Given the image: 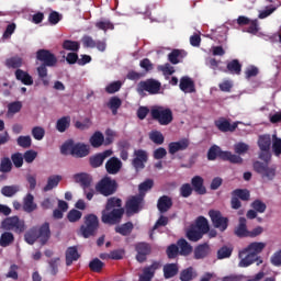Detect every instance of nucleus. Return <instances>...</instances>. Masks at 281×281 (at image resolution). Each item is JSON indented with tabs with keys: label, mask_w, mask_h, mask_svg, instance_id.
Here are the masks:
<instances>
[{
	"label": "nucleus",
	"mask_w": 281,
	"mask_h": 281,
	"mask_svg": "<svg viewBox=\"0 0 281 281\" xmlns=\"http://www.w3.org/2000/svg\"><path fill=\"white\" fill-rule=\"evenodd\" d=\"M267 247V243L252 241L246 248L239 251V267H250L258 259V254H262Z\"/></svg>",
	"instance_id": "nucleus-1"
},
{
	"label": "nucleus",
	"mask_w": 281,
	"mask_h": 281,
	"mask_svg": "<svg viewBox=\"0 0 281 281\" xmlns=\"http://www.w3.org/2000/svg\"><path fill=\"white\" fill-rule=\"evenodd\" d=\"M61 155H71L77 159L88 157L90 149L85 143H75L74 139L66 140L60 147Z\"/></svg>",
	"instance_id": "nucleus-2"
},
{
	"label": "nucleus",
	"mask_w": 281,
	"mask_h": 281,
	"mask_svg": "<svg viewBox=\"0 0 281 281\" xmlns=\"http://www.w3.org/2000/svg\"><path fill=\"white\" fill-rule=\"evenodd\" d=\"M222 159V161H229L231 164H243V157L232 154V151H223L218 145H213L207 151L209 161H216V158Z\"/></svg>",
	"instance_id": "nucleus-3"
},
{
	"label": "nucleus",
	"mask_w": 281,
	"mask_h": 281,
	"mask_svg": "<svg viewBox=\"0 0 281 281\" xmlns=\"http://www.w3.org/2000/svg\"><path fill=\"white\" fill-rule=\"evenodd\" d=\"M100 229V220L95 214H88L85 216L83 225L80 227L81 236L85 238H91L95 236Z\"/></svg>",
	"instance_id": "nucleus-4"
},
{
	"label": "nucleus",
	"mask_w": 281,
	"mask_h": 281,
	"mask_svg": "<svg viewBox=\"0 0 281 281\" xmlns=\"http://www.w3.org/2000/svg\"><path fill=\"white\" fill-rule=\"evenodd\" d=\"M252 168L263 181H273L276 175H278V167L276 165L269 166V164L260 160L255 161Z\"/></svg>",
	"instance_id": "nucleus-5"
},
{
	"label": "nucleus",
	"mask_w": 281,
	"mask_h": 281,
	"mask_svg": "<svg viewBox=\"0 0 281 281\" xmlns=\"http://www.w3.org/2000/svg\"><path fill=\"white\" fill-rule=\"evenodd\" d=\"M151 120H155L160 126H168L172 124L175 116H172V110L170 108L156 106L150 110Z\"/></svg>",
	"instance_id": "nucleus-6"
},
{
	"label": "nucleus",
	"mask_w": 281,
	"mask_h": 281,
	"mask_svg": "<svg viewBox=\"0 0 281 281\" xmlns=\"http://www.w3.org/2000/svg\"><path fill=\"white\" fill-rule=\"evenodd\" d=\"M95 190L102 196H111L117 192V181L111 177H103L97 184Z\"/></svg>",
	"instance_id": "nucleus-7"
},
{
	"label": "nucleus",
	"mask_w": 281,
	"mask_h": 281,
	"mask_svg": "<svg viewBox=\"0 0 281 281\" xmlns=\"http://www.w3.org/2000/svg\"><path fill=\"white\" fill-rule=\"evenodd\" d=\"M2 227L3 229H7L8 232L12 231L15 234H23L25 229H27V225H25V221L19 218V216H11L7 217L2 222Z\"/></svg>",
	"instance_id": "nucleus-8"
},
{
	"label": "nucleus",
	"mask_w": 281,
	"mask_h": 281,
	"mask_svg": "<svg viewBox=\"0 0 281 281\" xmlns=\"http://www.w3.org/2000/svg\"><path fill=\"white\" fill-rule=\"evenodd\" d=\"M231 196L232 210H240L243 207V202L240 201H249L251 193L247 189H235L232 191Z\"/></svg>",
	"instance_id": "nucleus-9"
},
{
	"label": "nucleus",
	"mask_w": 281,
	"mask_h": 281,
	"mask_svg": "<svg viewBox=\"0 0 281 281\" xmlns=\"http://www.w3.org/2000/svg\"><path fill=\"white\" fill-rule=\"evenodd\" d=\"M124 209H112L111 211H102L101 221L104 225H117L122 223Z\"/></svg>",
	"instance_id": "nucleus-10"
},
{
	"label": "nucleus",
	"mask_w": 281,
	"mask_h": 281,
	"mask_svg": "<svg viewBox=\"0 0 281 281\" xmlns=\"http://www.w3.org/2000/svg\"><path fill=\"white\" fill-rule=\"evenodd\" d=\"M137 93H144L146 91L149 95H157L159 91H161V82L157 81L156 79H147L140 81L137 85Z\"/></svg>",
	"instance_id": "nucleus-11"
},
{
	"label": "nucleus",
	"mask_w": 281,
	"mask_h": 281,
	"mask_svg": "<svg viewBox=\"0 0 281 281\" xmlns=\"http://www.w3.org/2000/svg\"><path fill=\"white\" fill-rule=\"evenodd\" d=\"M209 216L215 229H220V232H225V229L229 227V218L223 216V213H221V211L210 210Z\"/></svg>",
	"instance_id": "nucleus-12"
},
{
	"label": "nucleus",
	"mask_w": 281,
	"mask_h": 281,
	"mask_svg": "<svg viewBox=\"0 0 281 281\" xmlns=\"http://www.w3.org/2000/svg\"><path fill=\"white\" fill-rule=\"evenodd\" d=\"M125 209L127 214H138V212H142V210H144V196H130L125 203Z\"/></svg>",
	"instance_id": "nucleus-13"
},
{
	"label": "nucleus",
	"mask_w": 281,
	"mask_h": 281,
	"mask_svg": "<svg viewBox=\"0 0 281 281\" xmlns=\"http://www.w3.org/2000/svg\"><path fill=\"white\" fill-rule=\"evenodd\" d=\"M36 60L48 67H56V65H58V58L56 55H54V53H52L49 49L45 48L36 52Z\"/></svg>",
	"instance_id": "nucleus-14"
},
{
	"label": "nucleus",
	"mask_w": 281,
	"mask_h": 281,
	"mask_svg": "<svg viewBox=\"0 0 281 281\" xmlns=\"http://www.w3.org/2000/svg\"><path fill=\"white\" fill-rule=\"evenodd\" d=\"M148 162V151L144 149L134 150V158L132 159V166L136 172L144 170L146 164Z\"/></svg>",
	"instance_id": "nucleus-15"
},
{
	"label": "nucleus",
	"mask_w": 281,
	"mask_h": 281,
	"mask_svg": "<svg viewBox=\"0 0 281 281\" xmlns=\"http://www.w3.org/2000/svg\"><path fill=\"white\" fill-rule=\"evenodd\" d=\"M158 269H161V262L153 261L150 266L143 268V273L139 274L138 281H153Z\"/></svg>",
	"instance_id": "nucleus-16"
},
{
	"label": "nucleus",
	"mask_w": 281,
	"mask_h": 281,
	"mask_svg": "<svg viewBox=\"0 0 281 281\" xmlns=\"http://www.w3.org/2000/svg\"><path fill=\"white\" fill-rule=\"evenodd\" d=\"M216 128L221 131V133H234L238 128V122H234L233 124L225 117H220L214 122Z\"/></svg>",
	"instance_id": "nucleus-17"
},
{
	"label": "nucleus",
	"mask_w": 281,
	"mask_h": 281,
	"mask_svg": "<svg viewBox=\"0 0 281 281\" xmlns=\"http://www.w3.org/2000/svg\"><path fill=\"white\" fill-rule=\"evenodd\" d=\"M190 146V140L188 138H182L178 142H171L168 145L169 155H177V153L188 150Z\"/></svg>",
	"instance_id": "nucleus-18"
},
{
	"label": "nucleus",
	"mask_w": 281,
	"mask_h": 281,
	"mask_svg": "<svg viewBox=\"0 0 281 281\" xmlns=\"http://www.w3.org/2000/svg\"><path fill=\"white\" fill-rule=\"evenodd\" d=\"M135 249L137 252V255H136L137 262H146V260L151 251L150 245L147 243H138V244H136Z\"/></svg>",
	"instance_id": "nucleus-19"
},
{
	"label": "nucleus",
	"mask_w": 281,
	"mask_h": 281,
	"mask_svg": "<svg viewBox=\"0 0 281 281\" xmlns=\"http://www.w3.org/2000/svg\"><path fill=\"white\" fill-rule=\"evenodd\" d=\"M113 155V150L106 149L102 153H99L92 157L89 158L91 168H100L102 164H104V159H108V157H111Z\"/></svg>",
	"instance_id": "nucleus-20"
},
{
	"label": "nucleus",
	"mask_w": 281,
	"mask_h": 281,
	"mask_svg": "<svg viewBox=\"0 0 281 281\" xmlns=\"http://www.w3.org/2000/svg\"><path fill=\"white\" fill-rule=\"evenodd\" d=\"M37 238L40 239L41 245H47L52 238V229L49 228V222H45L37 229Z\"/></svg>",
	"instance_id": "nucleus-21"
},
{
	"label": "nucleus",
	"mask_w": 281,
	"mask_h": 281,
	"mask_svg": "<svg viewBox=\"0 0 281 281\" xmlns=\"http://www.w3.org/2000/svg\"><path fill=\"white\" fill-rule=\"evenodd\" d=\"M192 190L200 195L207 194V189L205 188V180L201 176H194L191 179Z\"/></svg>",
	"instance_id": "nucleus-22"
},
{
	"label": "nucleus",
	"mask_w": 281,
	"mask_h": 281,
	"mask_svg": "<svg viewBox=\"0 0 281 281\" xmlns=\"http://www.w3.org/2000/svg\"><path fill=\"white\" fill-rule=\"evenodd\" d=\"M105 170L108 175H117L122 170V160L117 157H111L105 162Z\"/></svg>",
	"instance_id": "nucleus-23"
},
{
	"label": "nucleus",
	"mask_w": 281,
	"mask_h": 281,
	"mask_svg": "<svg viewBox=\"0 0 281 281\" xmlns=\"http://www.w3.org/2000/svg\"><path fill=\"white\" fill-rule=\"evenodd\" d=\"M172 209V198L168 195H161L157 201V210L160 214H166Z\"/></svg>",
	"instance_id": "nucleus-24"
},
{
	"label": "nucleus",
	"mask_w": 281,
	"mask_h": 281,
	"mask_svg": "<svg viewBox=\"0 0 281 281\" xmlns=\"http://www.w3.org/2000/svg\"><path fill=\"white\" fill-rule=\"evenodd\" d=\"M74 180L76 183H79L82 188V190H87V188H91V181H93V178H91V175L86 172H80L74 175Z\"/></svg>",
	"instance_id": "nucleus-25"
},
{
	"label": "nucleus",
	"mask_w": 281,
	"mask_h": 281,
	"mask_svg": "<svg viewBox=\"0 0 281 281\" xmlns=\"http://www.w3.org/2000/svg\"><path fill=\"white\" fill-rule=\"evenodd\" d=\"M212 249L210 248L209 243L200 244L194 248V259L203 260V258H207L209 254H211Z\"/></svg>",
	"instance_id": "nucleus-26"
},
{
	"label": "nucleus",
	"mask_w": 281,
	"mask_h": 281,
	"mask_svg": "<svg viewBox=\"0 0 281 281\" xmlns=\"http://www.w3.org/2000/svg\"><path fill=\"white\" fill-rule=\"evenodd\" d=\"M15 79L25 85L26 87H32L34 85V79L30 75V72L23 69H16L14 72Z\"/></svg>",
	"instance_id": "nucleus-27"
},
{
	"label": "nucleus",
	"mask_w": 281,
	"mask_h": 281,
	"mask_svg": "<svg viewBox=\"0 0 281 281\" xmlns=\"http://www.w3.org/2000/svg\"><path fill=\"white\" fill-rule=\"evenodd\" d=\"M235 236L237 238H248L249 237V229H247V218L239 217V224L234 231Z\"/></svg>",
	"instance_id": "nucleus-28"
},
{
	"label": "nucleus",
	"mask_w": 281,
	"mask_h": 281,
	"mask_svg": "<svg viewBox=\"0 0 281 281\" xmlns=\"http://www.w3.org/2000/svg\"><path fill=\"white\" fill-rule=\"evenodd\" d=\"M179 87L183 91V93H194V91H196V88L194 87V81L187 76L180 79Z\"/></svg>",
	"instance_id": "nucleus-29"
},
{
	"label": "nucleus",
	"mask_w": 281,
	"mask_h": 281,
	"mask_svg": "<svg viewBox=\"0 0 281 281\" xmlns=\"http://www.w3.org/2000/svg\"><path fill=\"white\" fill-rule=\"evenodd\" d=\"M80 259V254H78V247L71 246L66 250V266L71 267L76 260Z\"/></svg>",
	"instance_id": "nucleus-30"
},
{
	"label": "nucleus",
	"mask_w": 281,
	"mask_h": 281,
	"mask_svg": "<svg viewBox=\"0 0 281 281\" xmlns=\"http://www.w3.org/2000/svg\"><path fill=\"white\" fill-rule=\"evenodd\" d=\"M225 74H232L233 76H240L243 71V65L238 59H233L227 63L226 70H224Z\"/></svg>",
	"instance_id": "nucleus-31"
},
{
	"label": "nucleus",
	"mask_w": 281,
	"mask_h": 281,
	"mask_svg": "<svg viewBox=\"0 0 281 281\" xmlns=\"http://www.w3.org/2000/svg\"><path fill=\"white\" fill-rule=\"evenodd\" d=\"M36 207L37 205L36 203H34V195L32 193H27L23 199V211L26 212L27 214H32V212H34Z\"/></svg>",
	"instance_id": "nucleus-32"
},
{
	"label": "nucleus",
	"mask_w": 281,
	"mask_h": 281,
	"mask_svg": "<svg viewBox=\"0 0 281 281\" xmlns=\"http://www.w3.org/2000/svg\"><path fill=\"white\" fill-rule=\"evenodd\" d=\"M165 280H170V278H175L179 273V265L178 263H167L162 268Z\"/></svg>",
	"instance_id": "nucleus-33"
},
{
	"label": "nucleus",
	"mask_w": 281,
	"mask_h": 281,
	"mask_svg": "<svg viewBox=\"0 0 281 281\" xmlns=\"http://www.w3.org/2000/svg\"><path fill=\"white\" fill-rule=\"evenodd\" d=\"M69 126H71V116L68 115L58 119L55 128L58 131V133H65Z\"/></svg>",
	"instance_id": "nucleus-34"
},
{
	"label": "nucleus",
	"mask_w": 281,
	"mask_h": 281,
	"mask_svg": "<svg viewBox=\"0 0 281 281\" xmlns=\"http://www.w3.org/2000/svg\"><path fill=\"white\" fill-rule=\"evenodd\" d=\"M133 229H135L133 222H127V223L116 226L115 233L120 234L121 236H131V234H133Z\"/></svg>",
	"instance_id": "nucleus-35"
},
{
	"label": "nucleus",
	"mask_w": 281,
	"mask_h": 281,
	"mask_svg": "<svg viewBox=\"0 0 281 281\" xmlns=\"http://www.w3.org/2000/svg\"><path fill=\"white\" fill-rule=\"evenodd\" d=\"M186 56H188V53H186V50L173 49L171 53L168 54V60L169 63H171V65H179V58H186Z\"/></svg>",
	"instance_id": "nucleus-36"
},
{
	"label": "nucleus",
	"mask_w": 281,
	"mask_h": 281,
	"mask_svg": "<svg viewBox=\"0 0 281 281\" xmlns=\"http://www.w3.org/2000/svg\"><path fill=\"white\" fill-rule=\"evenodd\" d=\"M4 65L8 69H21V66L23 65V57L13 56L7 58Z\"/></svg>",
	"instance_id": "nucleus-37"
},
{
	"label": "nucleus",
	"mask_w": 281,
	"mask_h": 281,
	"mask_svg": "<svg viewBox=\"0 0 281 281\" xmlns=\"http://www.w3.org/2000/svg\"><path fill=\"white\" fill-rule=\"evenodd\" d=\"M63 177L60 176H50L47 179L46 186L43 188V192H52L54 188H58V183H60Z\"/></svg>",
	"instance_id": "nucleus-38"
},
{
	"label": "nucleus",
	"mask_w": 281,
	"mask_h": 281,
	"mask_svg": "<svg viewBox=\"0 0 281 281\" xmlns=\"http://www.w3.org/2000/svg\"><path fill=\"white\" fill-rule=\"evenodd\" d=\"M259 150H271V135L263 134L258 138Z\"/></svg>",
	"instance_id": "nucleus-39"
},
{
	"label": "nucleus",
	"mask_w": 281,
	"mask_h": 281,
	"mask_svg": "<svg viewBox=\"0 0 281 281\" xmlns=\"http://www.w3.org/2000/svg\"><path fill=\"white\" fill-rule=\"evenodd\" d=\"M194 227L202 234H207L210 232V223L207 222V218L203 216L196 218Z\"/></svg>",
	"instance_id": "nucleus-40"
},
{
	"label": "nucleus",
	"mask_w": 281,
	"mask_h": 281,
	"mask_svg": "<svg viewBox=\"0 0 281 281\" xmlns=\"http://www.w3.org/2000/svg\"><path fill=\"white\" fill-rule=\"evenodd\" d=\"M203 236H205V234L195 227H191L187 232V238H188V240H191V243H199V240H201V238H203Z\"/></svg>",
	"instance_id": "nucleus-41"
},
{
	"label": "nucleus",
	"mask_w": 281,
	"mask_h": 281,
	"mask_svg": "<svg viewBox=\"0 0 281 281\" xmlns=\"http://www.w3.org/2000/svg\"><path fill=\"white\" fill-rule=\"evenodd\" d=\"M122 207V199L112 196L108 199L105 204V212H111V210H120Z\"/></svg>",
	"instance_id": "nucleus-42"
},
{
	"label": "nucleus",
	"mask_w": 281,
	"mask_h": 281,
	"mask_svg": "<svg viewBox=\"0 0 281 281\" xmlns=\"http://www.w3.org/2000/svg\"><path fill=\"white\" fill-rule=\"evenodd\" d=\"M196 276V270L193 267H189L180 271V281H192Z\"/></svg>",
	"instance_id": "nucleus-43"
},
{
	"label": "nucleus",
	"mask_w": 281,
	"mask_h": 281,
	"mask_svg": "<svg viewBox=\"0 0 281 281\" xmlns=\"http://www.w3.org/2000/svg\"><path fill=\"white\" fill-rule=\"evenodd\" d=\"M178 249H180V256H190L192 254V246L188 240L181 238L178 240Z\"/></svg>",
	"instance_id": "nucleus-44"
},
{
	"label": "nucleus",
	"mask_w": 281,
	"mask_h": 281,
	"mask_svg": "<svg viewBox=\"0 0 281 281\" xmlns=\"http://www.w3.org/2000/svg\"><path fill=\"white\" fill-rule=\"evenodd\" d=\"M24 240L27 245H34L38 240V228L33 227L24 234Z\"/></svg>",
	"instance_id": "nucleus-45"
},
{
	"label": "nucleus",
	"mask_w": 281,
	"mask_h": 281,
	"mask_svg": "<svg viewBox=\"0 0 281 281\" xmlns=\"http://www.w3.org/2000/svg\"><path fill=\"white\" fill-rule=\"evenodd\" d=\"M122 106V99L119 97L110 98L108 102V109L112 111L113 115H117V110Z\"/></svg>",
	"instance_id": "nucleus-46"
},
{
	"label": "nucleus",
	"mask_w": 281,
	"mask_h": 281,
	"mask_svg": "<svg viewBox=\"0 0 281 281\" xmlns=\"http://www.w3.org/2000/svg\"><path fill=\"white\" fill-rule=\"evenodd\" d=\"M90 144L92 148H100L102 144H104V134L102 132H95L91 137H90Z\"/></svg>",
	"instance_id": "nucleus-47"
},
{
	"label": "nucleus",
	"mask_w": 281,
	"mask_h": 281,
	"mask_svg": "<svg viewBox=\"0 0 281 281\" xmlns=\"http://www.w3.org/2000/svg\"><path fill=\"white\" fill-rule=\"evenodd\" d=\"M149 139H150V142L156 144V146H161V144H164V142H166L164 134L157 130L151 131L149 133Z\"/></svg>",
	"instance_id": "nucleus-48"
},
{
	"label": "nucleus",
	"mask_w": 281,
	"mask_h": 281,
	"mask_svg": "<svg viewBox=\"0 0 281 281\" xmlns=\"http://www.w3.org/2000/svg\"><path fill=\"white\" fill-rule=\"evenodd\" d=\"M14 243V234L10 232H4L0 237V247H10Z\"/></svg>",
	"instance_id": "nucleus-49"
},
{
	"label": "nucleus",
	"mask_w": 281,
	"mask_h": 281,
	"mask_svg": "<svg viewBox=\"0 0 281 281\" xmlns=\"http://www.w3.org/2000/svg\"><path fill=\"white\" fill-rule=\"evenodd\" d=\"M89 269L93 271V273H101L102 269H104V262L99 258H94L89 262Z\"/></svg>",
	"instance_id": "nucleus-50"
},
{
	"label": "nucleus",
	"mask_w": 281,
	"mask_h": 281,
	"mask_svg": "<svg viewBox=\"0 0 281 281\" xmlns=\"http://www.w3.org/2000/svg\"><path fill=\"white\" fill-rule=\"evenodd\" d=\"M20 188L16 184L13 186H4L1 189V194L3 196H7L9 199H11V196H14V194H16V192H19Z\"/></svg>",
	"instance_id": "nucleus-51"
},
{
	"label": "nucleus",
	"mask_w": 281,
	"mask_h": 281,
	"mask_svg": "<svg viewBox=\"0 0 281 281\" xmlns=\"http://www.w3.org/2000/svg\"><path fill=\"white\" fill-rule=\"evenodd\" d=\"M0 172H2L3 175H8V172H12V160L9 157L1 158Z\"/></svg>",
	"instance_id": "nucleus-52"
},
{
	"label": "nucleus",
	"mask_w": 281,
	"mask_h": 281,
	"mask_svg": "<svg viewBox=\"0 0 281 281\" xmlns=\"http://www.w3.org/2000/svg\"><path fill=\"white\" fill-rule=\"evenodd\" d=\"M250 207H252L257 214H265V212H267V204L260 199L252 201Z\"/></svg>",
	"instance_id": "nucleus-53"
},
{
	"label": "nucleus",
	"mask_w": 281,
	"mask_h": 281,
	"mask_svg": "<svg viewBox=\"0 0 281 281\" xmlns=\"http://www.w3.org/2000/svg\"><path fill=\"white\" fill-rule=\"evenodd\" d=\"M63 49L67 52H79L80 43L71 40H65L63 43Z\"/></svg>",
	"instance_id": "nucleus-54"
},
{
	"label": "nucleus",
	"mask_w": 281,
	"mask_h": 281,
	"mask_svg": "<svg viewBox=\"0 0 281 281\" xmlns=\"http://www.w3.org/2000/svg\"><path fill=\"white\" fill-rule=\"evenodd\" d=\"M272 151L276 157L281 155V138L278 135H272Z\"/></svg>",
	"instance_id": "nucleus-55"
},
{
	"label": "nucleus",
	"mask_w": 281,
	"mask_h": 281,
	"mask_svg": "<svg viewBox=\"0 0 281 281\" xmlns=\"http://www.w3.org/2000/svg\"><path fill=\"white\" fill-rule=\"evenodd\" d=\"M166 254L169 260H175V258L179 256V246L177 244L169 245L167 247Z\"/></svg>",
	"instance_id": "nucleus-56"
},
{
	"label": "nucleus",
	"mask_w": 281,
	"mask_h": 281,
	"mask_svg": "<svg viewBox=\"0 0 281 281\" xmlns=\"http://www.w3.org/2000/svg\"><path fill=\"white\" fill-rule=\"evenodd\" d=\"M67 218L70 223H78L82 218V212L72 209L68 212Z\"/></svg>",
	"instance_id": "nucleus-57"
},
{
	"label": "nucleus",
	"mask_w": 281,
	"mask_h": 281,
	"mask_svg": "<svg viewBox=\"0 0 281 281\" xmlns=\"http://www.w3.org/2000/svg\"><path fill=\"white\" fill-rule=\"evenodd\" d=\"M121 89H122V81L117 80L108 85L105 87V92L113 94V93H117V91H120Z\"/></svg>",
	"instance_id": "nucleus-58"
},
{
	"label": "nucleus",
	"mask_w": 281,
	"mask_h": 281,
	"mask_svg": "<svg viewBox=\"0 0 281 281\" xmlns=\"http://www.w3.org/2000/svg\"><path fill=\"white\" fill-rule=\"evenodd\" d=\"M92 124L93 123L91 122V119L86 117L83 120V122L76 121L75 127H77L79 131H89V128H91Z\"/></svg>",
	"instance_id": "nucleus-59"
},
{
	"label": "nucleus",
	"mask_w": 281,
	"mask_h": 281,
	"mask_svg": "<svg viewBox=\"0 0 281 281\" xmlns=\"http://www.w3.org/2000/svg\"><path fill=\"white\" fill-rule=\"evenodd\" d=\"M23 154L21 153H14L11 155V164H13L15 168H23Z\"/></svg>",
	"instance_id": "nucleus-60"
},
{
	"label": "nucleus",
	"mask_w": 281,
	"mask_h": 281,
	"mask_svg": "<svg viewBox=\"0 0 281 281\" xmlns=\"http://www.w3.org/2000/svg\"><path fill=\"white\" fill-rule=\"evenodd\" d=\"M18 146L21 148H30L32 146V137L30 136H19L16 139Z\"/></svg>",
	"instance_id": "nucleus-61"
},
{
	"label": "nucleus",
	"mask_w": 281,
	"mask_h": 281,
	"mask_svg": "<svg viewBox=\"0 0 281 281\" xmlns=\"http://www.w3.org/2000/svg\"><path fill=\"white\" fill-rule=\"evenodd\" d=\"M232 251H233L232 248H229L227 246H223L222 248H220L217 250L218 260H224V258H229L232 256Z\"/></svg>",
	"instance_id": "nucleus-62"
},
{
	"label": "nucleus",
	"mask_w": 281,
	"mask_h": 281,
	"mask_svg": "<svg viewBox=\"0 0 281 281\" xmlns=\"http://www.w3.org/2000/svg\"><path fill=\"white\" fill-rule=\"evenodd\" d=\"M95 27H98V30H103V32H106V30H115V25L109 20L97 22Z\"/></svg>",
	"instance_id": "nucleus-63"
},
{
	"label": "nucleus",
	"mask_w": 281,
	"mask_h": 281,
	"mask_svg": "<svg viewBox=\"0 0 281 281\" xmlns=\"http://www.w3.org/2000/svg\"><path fill=\"white\" fill-rule=\"evenodd\" d=\"M32 136L34 137V139H36L37 142H41V139H43V137H45V128L41 127V126H35L32 128Z\"/></svg>",
	"instance_id": "nucleus-64"
}]
</instances>
